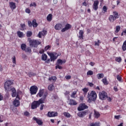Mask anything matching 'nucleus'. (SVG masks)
Instances as JSON below:
<instances>
[{"instance_id":"nucleus-1","label":"nucleus","mask_w":126,"mask_h":126,"mask_svg":"<svg viewBox=\"0 0 126 126\" xmlns=\"http://www.w3.org/2000/svg\"><path fill=\"white\" fill-rule=\"evenodd\" d=\"M12 84H13L12 81L11 80H8L5 83L4 87L7 91H11L12 97H15L16 96V90H15V88H12L11 87Z\"/></svg>"},{"instance_id":"nucleus-2","label":"nucleus","mask_w":126,"mask_h":126,"mask_svg":"<svg viewBox=\"0 0 126 126\" xmlns=\"http://www.w3.org/2000/svg\"><path fill=\"white\" fill-rule=\"evenodd\" d=\"M87 98L88 99V102H91V101H95L97 98V94L95 91H92L90 93H88Z\"/></svg>"},{"instance_id":"nucleus-3","label":"nucleus","mask_w":126,"mask_h":126,"mask_svg":"<svg viewBox=\"0 0 126 126\" xmlns=\"http://www.w3.org/2000/svg\"><path fill=\"white\" fill-rule=\"evenodd\" d=\"M29 42L30 43V47H32V48H37L38 47V45H41L42 42L35 39H29Z\"/></svg>"},{"instance_id":"nucleus-4","label":"nucleus","mask_w":126,"mask_h":126,"mask_svg":"<svg viewBox=\"0 0 126 126\" xmlns=\"http://www.w3.org/2000/svg\"><path fill=\"white\" fill-rule=\"evenodd\" d=\"M118 18H119V13L118 12L113 11V15H110L109 20L110 22H114Z\"/></svg>"},{"instance_id":"nucleus-5","label":"nucleus","mask_w":126,"mask_h":126,"mask_svg":"<svg viewBox=\"0 0 126 126\" xmlns=\"http://www.w3.org/2000/svg\"><path fill=\"white\" fill-rule=\"evenodd\" d=\"M65 60H64L63 61L62 60V59H58L57 60V62L56 63V69H63V66H61L62 65L63 63H65Z\"/></svg>"},{"instance_id":"nucleus-6","label":"nucleus","mask_w":126,"mask_h":126,"mask_svg":"<svg viewBox=\"0 0 126 126\" xmlns=\"http://www.w3.org/2000/svg\"><path fill=\"white\" fill-rule=\"evenodd\" d=\"M99 97L100 100H106L108 98V94L105 91H102L101 92L99 93Z\"/></svg>"},{"instance_id":"nucleus-7","label":"nucleus","mask_w":126,"mask_h":126,"mask_svg":"<svg viewBox=\"0 0 126 126\" xmlns=\"http://www.w3.org/2000/svg\"><path fill=\"white\" fill-rule=\"evenodd\" d=\"M30 91L31 95H35L38 92V87L36 86H32L30 88Z\"/></svg>"},{"instance_id":"nucleus-8","label":"nucleus","mask_w":126,"mask_h":126,"mask_svg":"<svg viewBox=\"0 0 126 126\" xmlns=\"http://www.w3.org/2000/svg\"><path fill=\"white\" fill-rule=\"evenodd\" d=\"M48 55L50 57L51 62H54V61H56V60L58 59V57H59V55L56 56V55H57V53H53L49 52L48 53Z\"/></svg>"},{"instance_id":"nucleus-9","label":"nucleus","mask_w":126,"mask_h":126,"mask_svg":"<svg viewBox=\"0 0 126 126\" xmlns=\"http://www.w3.org/2000/svg\"><path fill=\"white\" fill-rule=\"evenodd\" d=\"M47 96H48V93L45 92L44 94V95H43L42 97H41L37 101L38 103L39 104V105H41V104H43V103H44L45 100H46L47 98Z\"/></svg>"},{"instance_id":"nucleus-10","label":"nucleus","mask_w":126,"mask_h":126,"mask_svg":"<svg viewBox=\"0 0 126 126\" xmlns=\"http://www.w3.org/2000/svg\"><path fill=\"white\" fill-rule=\"evenodd\" d=\"M88 106L85 105V103H82L80 104L79 106L78 107V111H83V110H85V109H87Z\"/></svg>"},{"instance_id":"nucleus-11","label":"nucleus","mask_w":126,"mask_h":126,"mask_svg":"<svg viewBox=\"0 0 126 126\" xmlns=\"http://www.w3.org/2000/svg\"><path fill=\"white\" fill-rule=\"evenodd\" d=\"M40 106L39 103H38L37 101H34L32 103V110H35V109H37L38 107Z\"/></svg>"},{"instance_id":"nucleus-12","label":"nucleus","mask_w":126,"mask_h":126,"mask_svg":"<svg viewBox=\"0 0 126 126\" xmlns=\"http://www.w3.org/2000/svg\"><path fill=\"white\" fill-rule=\"evenodd\" d=\"M98 5H99V1L95 0L93 5V9H94V10H95V11L97 10V9L99 8V7L98 6Z\"/></svg>"},{"instance_id":"nucleus-13","label":"nucleus","mask_w":126,"mask_h":126,"mask_svg":"<svg viewBox=\"0 0 126 126\" xmlns=\"http://www.w3.org/2000/svg\"><path fill=\"white\" fill-rule=\"evenodd\" d=\"M71 28V25L69 24H66L65 27L62 30V32H65L67 30H69Z\"/></svg>"},{"instance_id":"nucleus-14","label":"nucleus","mask_w":126,"mask_h":126,"mask_svg":"<svg viewBox=\"0 0 126 126\" xmlns=\"http://www.w3.org/2000/svg\"><path fill=\"white\" fill-rule=\"evenodd\" d=\"M32 119L33 121L36 122V124H37L38 126H42L43 125V121H42L41 120L35 117H34Z\"/></svg>"},{"instance_id":"nucleus-15","label":"nucleus","mask_w":126,"mask_h":126,"mask_svg":"<svg viewBox=\"0 0 126 126\" xmlns=\"http://www.w3.org/2000/svg\"><path fill=\"white\" fill-rule=\"evenodd\" d=\"M86 114H87V111L85 110L84 111L79 112L77 115L79 118H84V117L86 116Z\"/></svg>"},{"instance_id":"nucleus-16","label":"nucleus","mask_w":126,"mask_h":126,"mask_svg":"<svg viewBox=\"0 0 126 126\" xmlns=\"http://www.w3.org/2000/svg\"><path fill=\"white\" fill-rule=\"evenodd\" d=\"M47 115L48 117H49V118H52L53 117H58V112H48Z\"/></svg>"},{"instance_id":"nucleus-17","label":"nucleus","mask_w":126,"mask_h":126,"mask_svg":"<svg viewBox=\"0 0 126 126\" xmlns=\"http://www.w3.org/2000/svg\"><path fill=\"white\" fill-rule=\"evenodd\" d=\"M46 34H47V31H42L41 32H39L38 33V37L39 38H42V36H45Z\"/></svg>"},{"instance_id":"nucleus-18","label":"nucleus","mask_w":126,"mask_h":126,"mask_svg":"<svg viewBox=\"0 0 126 126\" xmlns=\"http://www.w3.org/2000/svg\"><path fill=\"white\" fill-rule=\"evenodd\" d=\"M94 111V119H98V118H100V113H99V112L96 111L95 109Z\"/></svg>"},{"instance_id":"nucleus-19","label":"nucleus","mask_w":126,"mask_h":126,"mask_svg":"<svg viewBox=\"0 0 126 126\" xmlns=\"http://www.w3.org/2000/svg\"><path fill=\"white\" fill-rule=\"evenodd\" d=\"M63 28V25L62 24H57L55 26L56 30H61Z\"/></svg>"},{"instance_id":"nucleus-20","label":"nucleus","mask_w":126,"mask_h":126,"mask_svg":"<svg viewBox=\"0 0 126 126\" xmlns=\"http://www.w3.org/2000/svg\"><path fill=\"white\" fill-rule=\"evenodd\" d=\"M13 104L15 107H19L20 105V102L17 99H15L13 102Z\"/></svg>"},{"instance_id":"nucleus-21","label":"nucleus","mask_w":126,"mask_h":126,"mask_svg":"<svg viewBox=\"0 0 126 126\" xmlns=\"http://www.w3.org/2000/svg\"><path fill=\"white\" fill-rule=\"evenodd\" d=\"M46 19L48 22H51L53 19V15L52 14H49L47 15Z\"/></svg>"},{"instance_id":"nucleus-22","label":"nucleus","mask_w":126,"mask_h":126,"mask_svg":"<svg viewBox=\"0 0 126 126\" xmlns=\"http://www.w3.org/2000/svg\"><path fill=\"white\" fill-rule=\"evenodd\" d=\"M83 31L80 30L79 32V38L80 40H83V34H84Z\"/></svg>"},{"instance_id":"nucleus-23","label":"nucleus","mask_w":126,"mask_h":126,"mask_svg":"<svg viewBox=\"0 0 126 126\" xmlns=\"http://www.w3.org/2000/svg\"><path fill=\"white\" fill-rule=\"evenodd\" d=\"M9 6L11 9H15L16 8V5H15V3L13 2H11L10 3Z\"/></svg>"},{"instance_id":"nucleus-24","label":"nucleus","mask_w":126,"mask_h":126,"mask_svg":"<svg viewBox=\"0 0 126 126\" xmlns=\"http://www.w3.org/2000/svg\"><path fill=\"white\" fill-rule=\"evenodd\" d=\"M17 35L19 38H23L24 37V33L20 32V31L17 32Z\"/></svg>"},{"instance_id":"nucleus-25","label":"nucleus","mask_w":126,"mask_h":126,"mask_svg":"<svg viewBox=\"0 0 126 126\" xmlns=\"http://www.w3.org/2000/svg\"><path fill=\"white\" fill-rule=\"evenodd\" d=\"M43 95H44V90H40L36 96H39L41 98Z\"/></svg>"},{"instance_id":"nucleus-26","label":"nucleus","mask_w":126,"mask_h":126,"mask_svg":"<svg viewBox=\"0 0 126 126\" xmlns=\"http://www.w3.org/2000/svg\"><path fill=\"white\" fill-rule=\"evenodd\" d=\"M69 105H77V103L75 101V100L72 99H70L69 100Z\"/></svg>"},{"instance_id":"nucleus-27","label":"nucleus","mask_w":126,"mask_h":126,"mask_svg":"<svg viewBox=\"0 0 126 126\" xmlns=\"http://www.w3.org/2000/svg\"><path fill=\"white\" fill-rule=\"evenodd\" d=\"M48 80H49V81H53L54 82H55L57 81V77L52 76L49 78Z\"/></svg>"},{"instance_id":"nucleus-28","label":"nucleus","mask_w":126,"mask_h":126,"mask_svg":"<svg viewBox=\"0 0 126 126\" xmlns=\"http://www.w3.org/2000/svg\"><path fill=\"white\" fill-rule=\"evenodd\" d=\"M89 126H100V122L92 123L90 124Z\"/></svg>"},{"instance_id":"nucleus-29","label":"nucleus","mask_w":126,"mask_h":126,"mask_svg":"<svg viewBox=\"0 0 126 126\" xmlns=\"http://www.w3.org/2000/svg\"><path fill=\"white\" fill-rule=\"evenodd\" d=\"M42 61H47V59H48V56L46 55L45 54H43L42 55Z\"/></svg>"},{"instance_id":"nucleus-30","label":"nucleus","mask_w":126,"mask_h":126,"mask_svg":"<svg viewBox=\"0 0 126 126\" xmlns=\"http://www.w3.org/2000/svg\"><path fill=\"white\" fill-rule=\"evenodd\" d=\"M55 89V87L54 86V85L51 84L48 86V90L50 91H53Z\"/></svg>"},{"instance_id":"nucleus-31","label":"nucleus","mask_w":126,"mask_h":126,"mask_svg":"<svg viewBox=\"0 0 126 126\" xmlns=\"http://www.w3.org/2000/svg\"><path fill=\"white\" fill-rule=\"evenodd\" d=\"M97 77L98 79H101V78H103V77H104V74L98 73L97 75Z\"/></svg>"},{"instance_id":"nucleus-32","label":"nucleus","mask_w":126,"mask_h":126,"mask_svg":"<svg viewBox=\"0 0 126 126\" xmlns=\"http://www.w3.org/2000/svg\"><path fill=\"white\" fill-rule=\"evenodd\" d=\"M32 26H33V27H34L35 28H36V27H37L38 26V24L36 22L35 19H34L32 21Z\"/></svg>"},{"instance_id":"nucleus-33","label":"nucleus","mask_w":126,"mask_h":126,"mask_svg":"<svg viewBox=\"0 0 126 126\" xmlns=\"http://www.w3.org/2000/svg\"><path fill=\"white\" fill-rule=\"evenodd\" d=\"M28 75L29 77H32V76H36V73H34L33 72H30L28 73Z\"/></svg>"},{"instance_id":"nucleus-34","label":"nucleus","mask_w":126,"mask_h":126,"mask_svg":"<svg viewBox=\"0 0 126 126\" xmlns=\"http://www.w3.org/2000/svg\"><path fill=\"white\" fill-rule=\"evenodd\" d=\"M89 91V89L87 88H84L82 89V91L84 92V95H86L87 94V92Z\"/></svg>"},{"instance_id":"nucleus-35","label":"nucleus","mask_w":126,"mask_h":126,"mask_svg":"<svg viewBox=\"0 0 126 126\" xmlns=\"http://www.w3.org/2000/svg\"><path fill=\"white\" fill-rule=\"evenodd\" d=\"M102 82L104 84V85H108V84H109L108 81H107V78H106L103 79L102 80Z\"/></svg>"},{"instance_id":"nucleus-36","label":"nucleus","mask_w":126,"mask_h":126,"mask_svg":"<svg viewBox=\"0 0 126 126\" xmlns=\"http://www.w3.org/2000/svg\"><path fill=\"white\" fill-rule=\"evenodd\" d=\"M21 49L23 51H25V50L26 49V44L24 43L22 44L21 45Z\"/></svg>"},{"instance_id":"nucleus-37","label":"nucleus","mask_w":126,"mask_h":126,"mask_svg":"<svg viewBox=\"0 0 126 126\" xmlns=\"http://www.w3.org/2000/svg\"><path fill=\"white\" fill-rule=\"evenodd\" d=\"M122 49L124 52L126 51V42H125V41H124L123 45H122Z\"/></svg>"},{"instance_id":"nucleus-38","label":"nucleus","mask_w":126,"mask_h":126,"mask_svg":"<svg viewBox=\"0 0 126 126\" xmlns=\"http://www.w3.org/2000/svg\"><path fill=\"white\" fill-rule=\"evenodd\" d=\"M121 30V26H117L116 28L115 33H119V32Z\"/></svg>"},{"instance_id":"nucleus-39","label":"nucleus","mask_w":126,"mask_h":126,"mask_svg":"<svg viewBox=\"0 0 126 126\" xmlns=\"http://www.w3.org/2000/svg\"><path fill=\"white\" fill-rule=\"evenodd\" d=\"M33 33L31 31H28L27 33V37H31L32 36Z\"/></svg>"},{"instance_id":"nucleus-40","label":"nucleus","mask_w":126,"mask_h":126,"mask_svg":"<svg viewBox=\"0 0 126 126\" xmlns=\"http://www.w3.org/2000/svg\"><path fill=\"white\" fill-rule=\"evenodd\" d=\"M26 53H31L32 51L31 50V48L30 47H28L26 48L25 50H24Z\"/></svg>"},{"instance_id":"nucleus-41","label":"nucleus","mask_w":126,"mask_h":126,"mask_svg":"<svg viewBox=\"0 0 126 126\" xmlns=\"http://www.w3.org/2000/svg\"><path fill=\"white\" fill-rule=\"evenodd\" d=\"M63 115L66 118H70V114L69 113L64 112Z\"/></svg>"},{"instance_id":"nucleus-42","label":"nucleus","mask_w":126,"mask_h":126,"mask_svg":"<svg viewBox=\"0 0 126 126\" xmlns=\"http://www.w3.org/2000/svg\"><path fill=\"white\" fill-rule=\"evenodd\" d=\"M77 92L74 91L72 93V94L71 95V98H75V95H76Z\"/></svg>"},{"instance_id":"nucleus-43","label":"nucleus","mask_w":126,"mask_h":126,"mask_svg":"<svg viewBox=\"0 0 126 126\" xmlns=\"http://www.w3.org/2000/svg\"><path fill=\"white\" fill-rule=\"evenodd\" d=\"M87 75H93V71L89 70L87 73Z\"/></svg>"},{"instance_id":"nucleus-44","label":"nucleus","mask_w":126,"mask_h":126,"mask_svg":"<svg viewBox=\"0 0 126 126\" xmlns=\"http://www.w3.org/2000/svg\"><path fill=\"white\" fill-rule=\"evenodd\" d=\"M115 61L118 62V63H121V62H122V58L121 57H117L115 59Z\"/></svg>"},{"instance_id":"nucleus-45","label":"nucleus","mask_w":126,"mask_h":126,"mask_svg":"<svg viewBox=\"0 0 126 126\" xmlns=\"http://www.w3.org/2000/svg\"><path fill=\"white\" fill-rule=\"evenodd\" d=\"M12 63H13L16 64V58H15V56H13L12 58Z\"/></svg>"},{"instance_id":"nucleus-46","label":"nucleus","mask_w":126,"mask_h":126,"mask_svg":"<svg viewBox=\"0 0 126 126\" xmlns=\"http://www.w3.org/2000/svg\"><path fill=\"white\" fill-rule=\"evenodd\" d=\"M24 115L26 116V117H29L30 113L28 111H26L24 112Z\"/></svg>"},{"instance_id":"nucleus-47","label":"nucleus","mask_w":126,"mask_h":126,"mask_svg":"<svg viewBox=\"0 0 126 126\" xmlns=\"http://www.w3.org/2000/svg\"><path fill=\"white\" fill-rule=\"evenodd\" d=\"M117 79L118 80V81H122V77H121L120 75H117Z\"/></svg>"},{"instance_id":"nucleus-48","label":"nucleus","mask_w":126,"mask_h":126,"mask_svg":"<svg viewBox=\"0 0 126 126\" xmlns=\"http://www.w3.org/2000/svg\"><path fill=\"white\" fill-rule=\"evenodd\" d=\"M30 6H34V7H36V6H37V4H36L35 2L31 3Z\"/></svg>"},{"instance_id":"nucleus-49","label":"nucleus","mask_w":126,"mask_h":126,"mask_svg":"<svg viewBox=\"0 0 126 126\" xmlns=\"http://www.w3.org/2000/svg\"><path fill=\"white\" fill-rule=\"evenodd\" d=\"M50 48H51V46H50L49 45L45 47L44 51H48V50H49Z\"/></svg>"},{"instance_id":"nucleus-50","label":"nucleus","mask_w":126,"mask_h":126,"mask_svg":"<svg viewBox=\"0 0 126 126\" xmlns=\"http://www.w3.org/2000/svg\"><path fill=\"white\" fill-rule=\"evenodd\" d=\"M53 99H58V98H59V97L58 96V94H53Z\"/></svg>"},{"instance_id":"nucleus-51","label":"nucleus","mask_w":126,"mask_h":126,"mask_svg":"<svg viewBox=\"0 0 126 126\" xmlns=\"http://www.w3.org/2000/svg\"><path fill=\"white\" fill-rule=\"evenodd\" d=\"M102 9H103V11H104V12H107V6H104L103 7Z\"/></svg>"},{"instance_id":"nucleus-52","label":"nucleus","mask_w":126,"mask_h":126,"mask_svg":"<svg viewBox=\"0 0 126 126\" xmlns=\"http://www.w3.org/2000/svg\"><path fill=\"white\" fill-rule=\"evenodd\" d=\"M114 91H115V92H118V91H119V90L118 89V87H117V86L114 87Z\"/></svg>"},{"instance_id":"nucleus-53","label":"nucleus","mask_w":126,"mask_h":126,"mask_svg":"<svg viewBox=\"0 0 126 126\" xmlns=\"http://www.w3.org/2000/svg\"><path fill=\"white\" fill-rule=\"evenodd\" d=\"M65 78H66V79L69 80L70 79V78H71V76H70V75H67L65 76Z\"/></svg>"},{"instance_id":"nucleus-54","label":"nucleus","mask_w":126,"mask_h":126,"mask_svg":"<svg viewBox=\"0 0 126 126\" xmlns=\"http://www.w3.org/2000/svg\"><path fill=\"white\" fill-rule=\"evenodd\" d=\"M99 44H100V40H98L97 42H95V46H99Z\"/></svg>"},{"instance_id":"nucleus-55","label":"nucleus","mask_w":126,"mask_h":126,"mask_svg":"<svg viewBox=\"0 0 126 126\" xmlns=\"http://www.w3.org/2000/svg\"><path fill=\"white\" fill-rule=\"evenodd\" d=\"M28 24H29V26H30V27H31V26H32V23L31 21H29Z\"/></svg>"},{"instance_id":"nucleus-56","label":"nucleus","mask_w":126,"mask_h":126,"mask_svg":"<svg viewBox=\"0 0 126 126\" xmlns=\"http://www.w3.org/2000/svg\"><path fill=\"white\" fill-rule=\"evenodd\" d=\"M44 104H41L40 110V111H43V109H44Z\"/></svg>"},{"instance_id":"nucleus-57","label":"nucleus","mask_w":126,"mask_h":126,"mask_svg":"<svg viewBox=\"0 0 126 126\" xmlns=\"http://www.w3.org/2000/svg\"><path fill=\"white\" fill-rule=\"evenodd\" d=\"M89 64L92 66H94V65H95V63L91 62Z\"/></svg>"},{"instance_id":"nucleus-58","label":"nucleus","mask_w":126,"mask_h":126,"mask_svg":"<svg viewBox=\"0 0 126 126\" xmlns=\"http://www.w3.org/2000/svg\"><path fill=\"white\" fill-rule=\"evenodd\" d=\"M26 12L27 13H30V12H31V11L29 8H27L26 9Z\"/></svg>"},{"instance_id":"nucleus-59","label":"nucleus","mask_w":126,"mask_h":126,"mask_svg":"<svg viewBox=\"0 0 126 126\" xmlns=\"http://www.w3.org/2000/svg\"><path fill=\"white\" fill-rule=\"evenodd\" d=\"M89 85L90 86V87H93V86H94V84L89 82Z\"/></svg>"},{"instance_id":"nucleus-60","label":"nucleus","mask_w":126,"mask_h":126,"mask_svg":"<svg viewBox=\"0 0 126 126\" xmlns=\"http://www.w3.org/2000/svg\"><path fill=\"white\" fill-rule=\"evenodd\" d=\"M20 25L22 28H25V26H26L25 24H21Z\"/></svg>"},{"instance_id":"nucleus-61","label":"nucleus","mask_w":126,"mask_h":126,"mask_svg":"<svg viewBox=\"0 0 126 126\" xmlns=\"http://www.w3.org/2000/svg\"><path fill=\"white\" fill-rule=\"evenodd\" d=\"M3 99V96L1 95V94L0 93V101H1Z\"/></svg>"},{"instance_id":"nucleus-62","label":"nucleus","mask_w":126,"mask_h":126,"mask_svg":"<svg viewBox=\"0 0 126 126\" xmlns=\"http://www.w3.org/2000/svg\"><path fill=\"white\" fill-rule=\"evenodd\" d=\"M44 52H45V50L42 49L41 50H40L39 51V54H43L44 53Z\"/></svg>"},{"instance_id":"nucleus-63","label":"nucleus","mask_w":126,"mask_h":126,"mask_svg":"<svg viewBox=\"0 0 126 126\" xmlns=\"http://www.w3.org/2000/svg\"><path fill=\"white\" fill-rule=\"evenodd\" d=\"M54 4H57L58 3V0H53Z\"/></svg>"},{"instance_id":"nucleus-64","label":"nucleus","mask_w":126,"mask_h":126,"mask_svg":"<svg viewBox=\"0 0 126 126\" xmlns=\"http://www.w3.org/2000/svg\"><path fill=\"white\" fill-rule=\"evenodd\" d=\"M115 118L117 120H119V119H120V116H115Z\"/></svg>"}]
</instances>
